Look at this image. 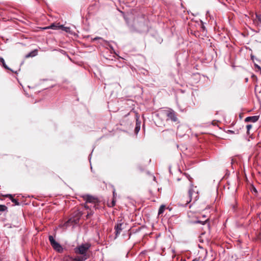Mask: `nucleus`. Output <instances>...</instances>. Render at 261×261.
<instances>
[{
	"label": "nucleus",
	"mask_w": 261,
	"mask_h": 261,
	"mask_svg": "<svg viewBox=\"0 0 261 261\" xmlns=\"http://www.w3.org/2000/svg\"><path fill=\"white\" fill-rule=\"evenodd\" d=\"M90 248V245L88 244H82L75 248V252L77 254H81V256H76L74 259V261H84L88 257L87 251Z\"/></svg>",
	"instance_id": "f257e3e1"
},
{
	"label": "nucleus",
	"mask_w": 261,
	"mask_h": 261,
	"mask_svg": "<svg viewBox=\"0 0 261 261\" xmlns=\"http://www.w3.org/2000/svg\"><path fill=\"white\" fill-rule=\"evenodd\" d=\"M49 240L50 241V243L51 246H53V247L54 248V249H55L56 250H57L58 252H61L62 251V250H63L62 247L58 242H57L54 240L53 236H50L49 237Z\"/></svg>",
	"instance_id": "f03ea898"
},
{
	"label": "nucleus",
	"mask_w": 261,
	"mask_h": 261,
	"mask_svg": "<svg viewBox=\"0 0 261 261\" xmlns=\"http://www.w3.org/2000/svg\"><path fill=\"white\" fill-rule=\"evenodd\" d=\"M44 29H61L64 30L66 32H69L70 29L68 27H64L63 25H59L58 24H52L48 27H46L44 28Z\"/></svg>",
	"instance_id": "7ed1b4c3"
},
{
	"label": "nucleus",
	"mask_w": 261,
	"mask_h": 261,
	"mask_svg": "<svg viewBox=\"0 0 261 261\" xmlns=\"http://www.w3.org/2000/svg\"><path fill=\"white\" fill-rule=\"evenodd\" d=\"M85 199L86 201V202L88 203H95L97 202V199L95 198L94 197L89 196V195H86L85 197Z\"/></svg>",
	"instance_id": "20e7f679"
},
{
	"label": "nucleus",
	"mask_w": 261,
	"mask_h": 261,
	"mask_svg": "<svg viewBox=\"0 0 261 261\" xmlns=\"http://www.w3.org/2000/svg\"><path fill=\"white\" fill-rule=\"evenodd\" d=\"M167 115L168 117L171 119L172 120L175 121L176 120V115L174 112L173 111H168L167 113Z\"/></svg>",
	"instance_id": "39448f33"
},
{
	"label": "nucleus",
	"mask_w": 261,
	"mask_h": 261,
	"mask_svg": "<svg viewBox=\"0 0 261 261\" xmlns=\"http://www.w3.org/2000/svg\"><path fill=\"white\" fill-rule=\"evenodd\" d=\"M258 118H259V117L258 116L248 117L246 118L245 121L246 122L251 121L253 122H255L258 120Z\"/></svg>",
	"instance_id": "423d86ee"
},
{
	"label": "nucleus",
	"mask_w": 261,
	"mask_h": 261,
	"mask_svg": "<svg viewBox=\"0 0 261 261\" xmlns=\"http://www.w3.org/2000/svg\"><path fill=\"white\" fill-rule=\"evenodd\" d=\"M122 223L118 224L116 226H115L116 232V235L119 234L122 230Z\"/></svg>",
	"instance_id": "0eeeda50"
},
{
	"label": "nucleus",
	"mask_w": 261,
	"mask_h": 261,
	"mask_svg": "<svg viewBox=\"0 0 261 261\" xmlns=\"http://www.w3.org/2000/svg\"><path fill=\"white\" fill-rule=\"evenodd\" d=\"M165 210V206L164 205H162L159 208L158 215H160L161 214H162L164 212Z\"/></svg>",
	"instance_id": "6e6552de"
},
{
	"label": "nucleus",
	"mask_w": 261,
	"mask_h": 261,
	"mask_svg": "<svg viewBox=\"0 0 261 261\" xmlns=\"http://www.w3.org/2000/svg\"><path fill=\"white\" fill-rule=\"evenodd\" d=\"M207 220H208V219H206L204 220H198L195 221V223H200L201 224H204L205 223V222H206Z\"/></svg>",
	"instance_id": "1a4fd4ad"
},
{
	"label": "nucleus",
	"mask_w": 261,
	"mask_h": 261,
	"mask_svg": "<svg viewBox=\"0 0 261 261\" xmlns=\"http://www.w3.org/2000/svg\"><path fill=\"white\" fill-rule=\"evenodd\" d=\"M1 62L2 63L3 66H4L5 68H6V69H8V67H7V66L6 65V64H5V61H4V59L1 58Z\"/></svg>",
	"instance_id": "9d476101"
},
{
	"label": "nucleus",
	"mask_w": 261,
	"mask_h": 261,
	"mask_svg": "<svg viewBox=\"0 0 261 261\" xmlns=\"http://www.w3.org/2000/svg\"><path fill=\"white\" fill-rule=\"evenodd\" d=\"M37 51L36 50L33 51L32 53H30L29 55H27V57H33L35 56L36 55Z\"/></svg>",
	"instance_id": "9b49d317"
},
{
	"label": "nucleus",
	"mask_w": 261,
	"mask_h": 261,
	"mask_svg": "<svg viewBox=\"0 0 261 261\" xmlns=\"http://www.w3.org/2000/svg\"><path fill=\"white\" fill-rule=\"evenodd\" d=\"M140 128V124H138V123H137L136 127L135 128V132H136V133H137L139 131Z\"/></svg>",
	"instance_id": "f8f14e48"
},
{
	"label": "nucleus",
	"mask_w": 261,
	"mask_h": 261,
	"mask_svg": "<svg viewBox=\"0 0 261 261\" xmlns=\"http://www.w3.org/2000/svg\"><path fill=\"white\" fill-rule=\"evenodd\" d=\"M6 207L4 205H0V211H4L6 210Z\"/></svg>",
	"instance_id": "ddd939ff"
},
{
	"label": "nucleus",
	"mask_w": 261,
	"mask_h": 261,
	"mask_svg": "<svg viewBox=\"0 0 261 261\" xmlns=\"http://www.w3.org/2000/svg\"><path fill=\"white\" fill-rule=\"evenodd\" d=\"M252 127V125H247V130L249 131Z\"/></svg>",
	"instance_id": "4468645a"
},
{
	"label": "nucleus",
	"mask_w": 261,
	"mask_h": 261,
	"mask_svg": "<svg viewBox=\"0 0 261 261\" xmlns=\"http://www.w3.org/2000/svg\"><path fill=\"white\" fill-rule=\"evenodd\" d=\"M12 202L15 203L16 205H18V202H17V201L16 200L12 199Z\"/></svg>",
	"instance_id": "2eb2a0df"
},
{
	"label": "nucleus",
	"mask_w": 261,
	"mask_h": 261,
	"mask_svg": "<svg viewBox=\"0 0 261 261\" xmlns=\"http://www.w3.org/2000/svg\"><path fill=\"white\" fill-rule=\"evenodd\" d=\"M189 195H190V196H191V190H189Z\"/></svg>",
	"instance_id": "dca6fc26"
},
{
	"label": "nucleus",
	"mask_w": 261,
	"mask_h": 261,
	"mask_svg": "<svg viewBox=\"0 0 261 261\" xmlns=\"http://www.w3.org/2000/svg\"><path fill=\"white\" fill-rule=\"evenodd\" d=\"M89 206L88 205H85V208H89Z\"/></svg>",
	"instance_id": "f3484780"
},
{
	"label": "nucleus",
	"mask_w": 261,
	"mask_h": 261,
	"mask_svg": "<svg viewBox=\"0 0 261 261\" xmlns=\"http://www.w3.org/2000/svg\"><path fill=\"white\" fill-rule=\"evenodd\" d=\"M253 191L255 192H256V190L255 188L253 189Z\"/></svg>",
	"instance_id": "a211bd4d"
},
{
	"label": "nucleus",
	"mask_w": 261,
	"mask_h": 261,
	"mask_svg": "<svg viewBox=\"0 0 261 261\" xmlns=\"http://www.w3.org/2000/svg\"><path fill=\"white\" fill-rule=\"evenodd\" d=\"M202 217H203V218H206V216L205 215H203Z\"/></svg>",
	"instance_id": "6ab92c4d"
},
{
	"label": "nucleus",
	"mask_w": 261,
	"mask_h": 261,
	"mask_svg": "<svg viewBox=\"0 0 261 261\" xmlns=\"http://www.w3.org/2000/svg\"><path fill=\"white\" fill-rule=\"evenodd\" d=\"M89 215H90V214H89V213H88V214H87V217H88Z\"/></svg>",
	"instance_id": "aec40b11"
}]
</instances>
